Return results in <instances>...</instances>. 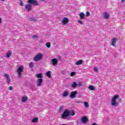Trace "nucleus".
Returning a JSON list of instances; mask_svg holds the SVG:
<instances>
[{"label": "nucleus", "instance_id": "7c9ffc66", "mask_svg": "<svg viewBox=\"0 0 125 125\" xmlns=\"http://www.w3.org/2000/svg\"><path fill=\"white\" fill-rule=\"evenodd\" d=\"M30 21H33L34 22H36L37 21V20H36V19L34 18H31L30 19Z\"/></svg>", "mask_w": 125, "mask_h": 125}, {"label": "nucleus", "instance_id": "2eb2a0df", "mask_svg": "<svg viewBox=\"0 0 125 125\" xmlns=\"http://www.w3.org/2000/svg\"><path fill=\"white\" fill-rule=\"evenodd\" d=\"M28 97L22 96L21 99V102H22V103H25L27 101V100H28Z\"/></svg>", "mask_w": 125, "mask_h": 125}, {"label": "nucleus", "instance_id": "9b49d317", "mask_svg": "<svg viewBox=\"0 0 125 125\" xmlns=\"http://www.w3.org/2000/svg\"><path fill=\"white\" fill-rule=\"evenodd\" d=\"M43 82V80L42 78L38 79L37 80L38 82V86H42V83Z\"/></svg>", "mask_w": 125, "mask_h": 125}, {"label": "nucleus", "instance_id": "c85d7f7f", "mask_svg": "<svg viewBox=\"0 0 125 125\" xmlns=\"http://www.w3.org/2000/svg\"><path fill=\"white\" fill-rule=\"evenodd\" d=\"M76 75V72H74V71H72L71 72V74H70V76L71 77H74V76H75Z\"/></svg>", "mask_w": 125, "mask_h": 125}, {"label": "nucleus", "instance_id": "6ab92c4d", "mask_svg": "<svg viewBox=\"0 0 125 125\" xmlns=\"http://www.w3.org/2000/svg\"><path fill=\"white\" fill-rule=\"evenodd\" d=\"M83 60H79L75 63V65H82L83 64Z\"/></svg>", "mask_w": 125, "mask_h": 125}, {"label": "nucleus", "instance_id": "dca6fc26", "mask_svg": "<svg viewBox=\"0 0 125 125\" xmlns=\"http://www.w3.org/2000/svg\"><path fill=\"white\" fill-rule=\"evenodd\" d=\"M78 86V84H77V82H73L71 84V87H72L73 88H76Z\"/></svg>", "mask_w": 125, "mask_h": 125}, {"label": "nucleus", "instance_id": "e433bc0d", "mask_svg": "<svg viewBox=\"0 0 125 125\" xmlns=\"http://www.w3.org/2000/svg\"><path fill=\"white\" fill-rule=\"evenodd\" d=\"M2 23V21L1 20V18H0V24Z\"/></svg>", "mask_w": 125, "mask_h": 125}, {"label": "nucleus", "instance_id": "393cba45", "mask_svg": "<svg viewBox=\"0 0 125 125\" xmlns=\"http://www.w3.org/2000/svg\"><path fill=\"white\" fill-rule=\"evenodd\" d=\"M77 86H78V87H81V86H83V82H79L77 84Z\"/></svg>", "mask_w": 125, "mask_h": 125}, {"label": "nucleus", "instance_id": "7ed1b4c3", "mask_svg": "<svg viewBox=\"0 0 125 125\" xmlns=\"http://www.w3.org/2000/svg\"><path fill=\"white\" fill-rule=\"evenodd\" d=\"M24 70V67H23V65H21L17 70V72L18 74V78H21L22 77V73H23V71Z\"/></svg>", "mask_w": 125, "mask_h": 125}, {"label": "nucleus", "instance_id": "c756f323", "mask_svg": "<svg viewBox=\"0 0 125 125\" xmlns=\"http://www.w3.org/2000/svg\"><path fill=\"white\" fill-rule=\"evenodd\" d=\"M86 17H89V16H90V12H87L86 13Z\"/></svg>", "mask_w": 125, "mask_h": 125}, {"label": "nucleus", "instance_id": "f03ea898", "mask_svg": "<svg viewBox=\"0 0 125 125\" xmlns=\"http://www.w3.org/2000/svg\"><path fill=\"white\" fill-rule=\"evenodd\" d=\"M120 97V95H116L114 96L112 99L111 100V105L117 107L119 105V103H117V99Z\"/></svg>", "mask_w": 125, "mask_h": 125}, {"label": "nucleus", "instance_id": "39448f33", "mask_svg": "<svg viewBox=\"0 0 125 125\" xmlns=\"http://www.w3.org/2000/svg\"><path fill=\"white\" fill-rule=\"evenodd\" d=\"M77 94L78 91H72L70 93V95H69V97H70V98H72V99H74V98H76Z\"/></svg>", "mask_w": 125, "mask_h": 125}, {"label": "nucleus", "instance_id": "4c0bfd02", "mask_svg": "<svg viewBox=\"0 0 125 125\" xmlns=\"http://www.w3.org/2000/svg\"><path fill=\"white\" fill-rule=\"evenodd\" d=\"M125 0H122L121 2L122 3H124V2H125Z\"/></svg>", "mask_w": 125, "mask_h": 125}, {"label": "nucleus", "instance_id": "9d476101", "mask_svg": "<svg viewBox=\"0 0 125 125\" xmlns=\"http://www.w3.org/2000/svg\"><path fill=\"white\" fill-rule=\"evenodd\" d=\"M25 7L27 11H31L32 10V5L30 4H26Z\"/></svg>", "mask_w": 125, "mask_h": 125}, {"label": "nucleus", "instance_id": "a878e982", "mask_svg": "<svg viewBox=\"0 0 125 125\" xmlns=\"http://www.w3.org/2000/svg\"><path fill=\"white\" fill-rule=\"evenodd\" d=\"M84 105L86 108H88V107H89L88 103L86 102H84Z\"/></svg>", "mask_w": 125, "mask_h": 125}, {"label": "nucleus", "instance_id": "f704fd0d", "mask_svg": "<svg viewBox=\"0 0 125 125\" xmlns=\"http://www.w3.org/2000/svg\"><path fill=\"white\" fill-rule=\"evenodd\" d=\"M94 70L95 72H98V69H97V67H94Z\"/></svg>", "mask_w": 125, "mask_h": 125}, {"label": "nucleus", "instance_id": "5701e85b", "mask_svg": "<svg viewBox=\"0 0 125 125\" xmlns=\"http://www.w3.org/2000/svg\"><path fill=\"white\" fill-rule=\"evenodd\" d=\"M46 76H47V77H48L49 78H51V72H50V71L47 72Z\"/></svg>", "mask_w": 125, "mask_h": 125}, {"label": "nucleus", "instance_id": "b1692460", "mask_svg": "<svg viewBox=\"0 0 125 125\" xmlns=\"http://www.w3.org/2000/svg\"><path fill=\"white\" fill-rule=\"evenodd\" d=\"M10 56H11V53L10 52V51H9L6 54V57H7L8 58H9Z\"/></svg>", "mask_w": 125, "mask_h": 125}, {"label": "nucleus", "instance_id": "72a5a7b5", "mask_svg": "<svg viewBox=\"0 0 125 125\" xmlns=\"http://www.w3.org/2000/svg\"><path fill=\"white\" fill-rule=\"evenodd\" d=\"M33 39H36V38H39V36L38 35H34L32 36Z\"/></svg>", "mask_w": 125, "mask_h": 125}, {"label": "nucleus", "instance_id": "4468645a", "mask_svg": "<svg viewBox=\"0 0 125 125\" xmlns=\"http://www.w3.org/2000/svg\"><path fill=\"white\" fill-rule=\"evenodd\" d=\"M104 18L105 19H108V18H110V14H109V13H108L107 12H104Z\"/></svg>", "mask_w": 125, "mask_h": 125}, {"label": "nucleus", "instance_id": "2f4dec72", "mask_svg": "<svg viewBox=\"0 0 125 125\" xmlns=\"http://www.w3.org/2000/svg\"><path fill=\"white\" fill-rule=\"evenodd\" d=\"M20 5L21 6H24V3H23V0H21Z\"/></svg>", "mask_w": 125, "mask_h": 125}, {"label": "nucleus", "instance_id": "f3484780", "mask_svg": "<svg viewBox=\"0 0 125 125\" xmlns=\"http://www.w3.org/2000/svg\"><path fill=\"white\" fill-rule=\"evenodd\" d=\"M62 95L64 97H67V96H69V92L67 91H64Z\"/></svg>", "mask_w": 125, "mask_h": 125}, {"label": "nucleus", "instance_id": "c9c22d12", "mask_svg": "<svg viewBox=\"0 0 125 125\" xmlns=\"http://www.w3.org/2000/svg\"><path fill=\"white\" fill-rule=\"evenodd\" d=\"M13 89V87L12 86H10L9 87V90H12Z\"/></svg>", "mask_w": 125, "mask_h": 125}, {"label": "nucleus", "instance_id": "473e14b6", "mask_svg": "<svg viewBox=\"0 0 125 125\" xmlns=\"http://www.w3.org/2000/svg\"><path fill=\"white\" fill-rule=\"evenodd\" d=\"M78 22L80 23V24H81V25H83V22L81 20H79Z\"/></svg>", "mask_w": 125, "mask_h": 125}, {"label": "nucleus", "instance_id": "bb28decb", "mask_svg": "<svg viewBox=\"0 0 125 125\" xmlns=\"http://www.w3.org/2000/svg\"><path fill=\"white\" fill-rule=\"evenodd\" d=\"M29 67H30V68H34V62H30V63H29Z\"/></svg>", "mask_w": 125, "mask_h": 125}, {"label": "nucleus", "instance_id": "cd10ccee", "mask_svg": "<svg viewBox=\"0 0 125 125\" xmlns=\"http://www.w3.org/2000/svg\"><path fill=\"white\" fill-rule=\"evenodd\" d=\"M46 46L47 47H48V48H50V47H51V44L49 42H47L46 43Z\"/></svg>", "mask_w": 125, "mask_h": 125}, {"label": "nucleus", "instance_id": "58836bf2", "mask_svg": "<svg viewBox=\"0 0 125 125\" xmlns=\"http://www.w3.org/2000/svg\"><path fill=\"white\" fill-rule=\"evenodd\" d=\"M62 107H60V110H62Z\"/></svg>", "mask_w": 125, "mask_h": 125}, {"label": "nucleus", "instance_id": "412c9836", "mask_svg": "<svg viewBox=\"0 0 125 125\" xmlns=\"http://www.w3.org/2000/svg\"><path fill=\"white\" fill-rule=\"evenodd\" d=\"M36 77L38 79H42V73H38L36 75Z\"/></svg>", "mask_w": 125, "mask_h": 125}, {"label": "nucleus", "instance_id": "a211bd4d", "mask_svg": "<svg viewBox=\"0 0 125 125\" xmlns=\"http://www.w3.org/2000/svg\"><path fill=\"white\" fill-rule=\"evenodd\" d=\"M39 122V118L36 117L33 119L31 121V123H38Z\"/></svg>", "mask_w": 125, "mask_h": 125}, {"label": "nucleus", "instance_id": "4be33fe9", "mask_svg": "<svg viewBox=\"0 0 125 125\" xmlns=\"http://www.w3.org/2000/svg\"><path fill=\"white\" fill-rule=\"evenodd\" d=\"M79 16L80 17V19H84V14L83 13H81L79 14Z\"/></svg>", "mask_w": 125, "mask_h": 125}, {"label": "nucleus", "instance_id": "f257e3e1", "mask_svg": "<svg viewBox=\"0 0 125 125\" xmlns=\"http://www.w3.org/2000/svg\"><path fill=\"white\" fill-rule=\"evenodd\" d=\"M75 113L74 111L71 112L68 109H66L64 110L62 116V119H65L66 118H67V117H70V116H75Z\"/></svg>", "mask_w": 125, "mask_h": 125}, {"label": "nucleus", "instance_id": "6e6552de", "mask_svg": "<svg viewBox=\"0 0 125 125\" xmlns=\"http://www.w3.org/2000/svg\"><path fill=\"white\" fill-rule=\"evenodd\" d=\"M4 77H5V78H6L7 83H10L11 82V79L10 78V77L9 76V74H4Z\"/></svg>", "mask_w": 125, "mask_h": 125}, {"label": "nucleus", "instance_id": "423d86ee", "mask_svg": "<svg viewBox=\"0 0 125 125\" xmlns=\"http://www.w3.org/2000/svg\"><path fill=\"white\" fill-rule=\"evenodd\" d=\"M117 41H118V39H117L116 38H113L111 40V45L112 46H114V47H116V43H117Z\"/></svg>", "mask_w": 125, "mask_h": 125}, {"label": "nucleus", "instance_id": "0eeeda50", "mask_svg": "<svg viewBox=\"0 0 125 125\" xmlns=\"http://www.w3.org/2000/svg\"><path fill=\"white\" fill-rule=\"evenodd\" d=\"M28 3L33 4V5H39V3H38V1H37V0H28Z\"/></svg>", "mask_w": 125, "mask_h": 125}, {"label": "nucleus", "instance_id": "20e7f679", "mask_svg": "<svg viewBox=\"0 0 125 125\" xmlns=\"http://www.w3.org/2000/svg\"><path fill=\"white\" fill-rule=\"evenodd\" d=\"M42 54L39 53L35 57V58L33 59V60L34 61H39L41 59H42Z\"/></svg>", "mask_w": 125, "mask_h": 125}, {"label": "nucleus", "instance_id": "ea45409f", "mask_svg": "<svg viewBox=\"0 0 125 125\" xmlns=\"http://www.w3.org/2000/svg\"><path fill=\"white\" fill-rule=\"evenodd\" d=\"M41 1H44V0H40Z\"/></svg>", "mask_w": 125, "mask_h": 125}, {"label": "nucleus", "instance_id": "f8f14e48", "mask_svg": "<svg viewBox=\"0 0 125 125\" xmlns=\"http://www.w3.org/2000/svg\"><path fill=\"white\" fill-rule=\"evenodd\" d=\"M51 62L53 66H55V65H57L58 63V60L57 59H52Z\"/></svg>", "mask_w": 125, "mask_h": 125}, {"label": "nucleus", "instance_id": "ddd939ff", "mask_svg": "<svg viewBox=\"0 0 125 125\" xmlns=\"http://www.w3.org/2000/svg\"><path fill=\"white\" fill-rule=\"evenodd\" d=\"M81 121L82 123H83V124H85V123H86V122L88 121V119H87V117H86V116H83L81 119Z\"/></svg>", "mask_w": 125, "mask_h": 125}, {"label": "nucleus", "instance_id": "1a4fd4ad", "mask_svg": "<svg viewBox=\"0 0 125 125\" xmlns=\"http://www.w3.org/2000/svg\"><path fill=\"white\" fill-rule=\"evenodd\" d=\"M62 25H67L69 23V19L68 18H63L62 21Z\"/></svg>", "mask_w": 125, "mask_h": 125}, {"label": "nucleus", "instance_id": "aec40b11", "mask_svg": "<svg viewBox=\"0 0 125 125\" xmlns=\"http://www.w3.org/2000/svg\"><path fill=\"white\" fill-rule=\"evenodd\" d=\"M88 89H89L90 90H95V86H93V85H90L88 86Z\"/></svg>", "mask_w": 125, "mask_h": 125}]
</instances>
